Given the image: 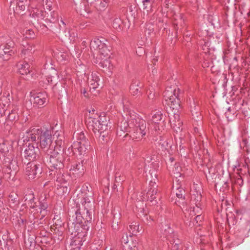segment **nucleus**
I'll use <instances>...</instances> for the list:
<instances>
[{
	"label": "nucleus",
	"instance_id": "obj_42",
	"mask_svg": "<svg viewBox=\"0 0 250 250\" xmlns=\"http://www.w3.org/2000/svg\"><path fill=\"white\" fill-rule=\"evenodd\" d=\"M78 10L81 15L86 18H88L89 14L91 13L89 7L83 4L80 5Z\"/></svg>",
	"mask_w": 250,
	"mask_h": 250
},
{
	"label": "nucleus",
	"instance_id": "obj_39",
	"mask_svg": "<svg viewBox=\"0 0 250 250\" xmlns=\"http://www.w3.org/2000/svg\"><path fill=\"white\" fill-rule=\"evenodd\" d=\"M203 219V216H202L200 214H196V217H194L192 219V220H191V218H190V220L188 221V222H186V225L189 227H192L195 224L200 225V223L202 222Z\"/></svg>",
	"mask_w": 250,
	"mask_h": 250
},
{
	"label": "nucleus",
	"instance_id": "obj_7",
	"mask_svg": "<svg viewBox=\"0 0 250 250\" xmlns=\"http://www.w3.org/2000/svg\"><path fill=\"white\" fill-rule=\"evenodd\" d=\"M43 162H29L25 168V175L29 180H34L40 177L42 171Z\"/></svg>",
	"mask_w": 250,
	"mask_h": 250
},
{
	"label": "nucleus",
	"instance_id": "obj_10",
	"mask_svg": "<svg viewBox=\"0 0 250 250\" xmlns=\"http://www.w3.org/2000/svg\"><path fill=\"white\" fill-rule=\"evenodd\" d=\"M36 146L29 144L26 146L23 152L24 157L30 162H43L42 158L40 154V149L37 145Z\"/></svg>",
	"mask_w": 250,
	"mask_h": 250
},
{
	"label": "nucleus",
	"instance_id": "obj_40",
	"mask_svg": "<svg viewBox=\"0 0 250 250\" xmlns=\"http://www.w3.org/2000/svg\"><path fill=\"white\" fill-rule=\"evenodd\" d=\"M19 72L22 75H27L30 73V65L27 62L21 64L19 68Z\"/></svg>",
	"mask_w": 250,
	"mask_h": 250
},
{
	"label": "nucleus",
	"instance_id": "obj_9",
	"mask_svg": "<svg viewBox=\"0 0 250 250\" xmlns=\"http://www.w3.org/2000/svg\"><path fill=\"white\" fill-rule=\"evenodd\" d=\"M107 42L104 38H94L90 42V47L91 50L96 51L101 56L106 57L108 56L110 50L108 48L105 43Z\"/></svg>",
	"mask_w": 250,
	"mask_h": 250
},
{
	"label": "nucleus",
	"instance_id": "obj_8",
	"mask_svg": "<svg viewBox=\"0 0 250 250\" xmlns=\"http://www.w3.org/2000/svg\"><path fill=\"white\" fill-rule=\"evenodd\" d=\"M40 146L45 155L55 150L56 146L53 142L51 130L45 129L40 138Z\"/></svg>",
	"mask_w": 250,
	"mask_h": 250
},
{
	"label": "nucleus",
	"instance_id": "obj_33",
	"mask_svg": "<svg viewBox=\"0 0 250 250\" xmlns=\"http://www.w3.org/2000/svg\"><path fill=\"white\" fill-rule=\"evenodd\" d=\"M165 115H164L161 111H158L152 115V120L153 123L158 124L161 121L164 122L165 120Z\"/></svg>",
	"mask_w": 250,
	"mask_h": 250
},
{
	"label": "nucleus",
	"instance_id": "obj_12",
	"mask_svg": "<svg viewBox=\"0 0 250 250\" xmlns=\"http://www.w3.org/2000/svg\"><path fill=\"white\" fill-rule=\"evenodd\" d=\"M248 103L244 100H239L234 104V109H231L230 107H229L227 111L225 112V116L228 121H232L237 116L235 115V111L239 110H242L245 116H248V110L246 109V106Z\"/></svg>",
	"mask_w": 250,
	"mask_h": 250
},
{
	"label": "nucleus",
	"instance_id": "obj_47",
	"mask_svg": "<svg viewBox=\"0 0 250 250\" xmlns=\"http://www.w3.org/2000/svg\"><path fill=\"white\" fill-rule=\"evenodd\" d=\"M18 109L16 106L12 105V109L9 113L8 118L10 121H14L18 118Z\"/></svg>",
	"mask_w": 250,
	"mask_h": 250
},
{
	"label": "nucleus",
	"instance_id": "obj_52",
	"mask_svg": "<svg viewBox=\"0 0 250 250\" xmlns=\"http://www.w3.org/2000/svg\"><path fill=\"white\" fill-rule=\"evenodd\" d=\"M142 218V220L146 224L148 225H152L151 223L153 222V219L149 215L143 213V216H140Z\"/></svg>",
	"mask_w": 250,
	"mask_h": 250
},
{
	"label": "nucleus",
	"instance_id": "obj_34",
	"mask_svg": "<svg viewBox=\"0 0 250 250\" xmlns=\"http://www.w3.org/2000/svg\"><path fill=\"white\" fill-rule=\"evenodd\" d=\"M140 83L137 81H135L131 84L130 86V91L132 95L133 96L137 95L140 93V89L141 86L140 85Z\"/></svg>",
	"mask_w": 250,
	"mask_h": 250
},
{
	"label": "nucleus",
	"instance_id": "obj_50",
	"mask_svg": "<svg viewBox=\"0 0 250 250\" xmlns=\"http://www.w3.org/2000/svg\"><path fill=\"white\" fill-rule=\"evenodd\" d=\"M171 246L172 250H178L181 245V241L179 239L173 238L172 240H169Z\"/></svg>",
	"mask_w": 250,
	"mask_h": 250
},
{
	"label": "nucleus",
	"instance_id": "obj_45",
	"mask_svg": "<svg viewBox=\"0 0 250 250\" xmlns=\"http://www.w3.org/2000/svg\"><path fill=\"white\" fill-rule=\"evenodd\" d=\"M142 2L143 3V9L144 11H146L147 15L152 12V5L153 1V0H142Z\"/></svg>",
	"mask_w": 250,
	"mask_h": 250
},
{
	"label": "nucleus",
	"instance_id": "obj_41",
	"mask_svg": "<svg viewBox=\"0 0 250 250\" xmlns=\"http://www.w3.org/2000/svg\"><path fill=\"white\" fill-rule=\"evenodd\" d=\"M130 239L131 240L129 243L126 245H123L125 250H135L137 248L138 242L136 240H133L132 236L130 235Z\"/></svg>",
	"mask_w": 250,
	"mask_h": 250
},
{
	"label": "nucleus",
	"instance_id": "obj_19",
	"mask_svg": "<svg viewBox=\"0 0 250 250\" xmlns=\"http://www.w3.org/2000/svg\"><path fill=\"white\" fill-rule=\"evenodd\" d=\"M150 186H151V187L146 193L147 198L151 202H154L153 204L158 203L156 200L157 198L158 197V186L156 184L155 179H154V181H153L152 180L150 181Z\"/></svg>",
	"mask_w": 250,
	"mask_h": 250
},
{
	"label": "nucleus",
	"instance_id": "obj_16",
	"mask_svg": "<svg viewBox=\"0 0 250 250\" xmlns=\"http://www.w3.org/2000/svg\"><path fill=\"white\" fill-rule=\"evenodd\" d=\"M43 26L53 33L59 35L65 32L66 24L62 20H61L60 22L57 20V21H54L51 24H48V26L44 24H43Z\"/></svg>",
	"mask_w": 250,
	"mask_h": 250
},
{
	"label": "nucleus",
	"instance_id": "obj_49",
	"mask_svg": "<svg viewBox=\"0 0 250 250\" xmlns=\"http://www.w3.org/2000/svg\"><path fill=\"white\" fill-rule=\"evenodd\" d=\"M54 89L56 90L60 97L64 96L67 94L66 88L62 84H56Z\"/></svg>",
	"mask_w": 250,
	"mask_h": 250
},
{
	"label": "nucleus",
	"instance_id": "obj_21",
	"mask_svg": "<svg viewBox=\"0 0 250 250\" xmlns=\"http://www.w3.org/2000/svg\"><path fill=\"white\" fill-rule=\"evenodd\" d=\"M90 144L86 146L85 143L74 142L71 146V147L74 153L82 155H84L86 153V151L90 147Z\"/></svg>",
	"mask_w": 250,
	"mask_h": 250
},
{
	"label": "nucleus",
	"instance_id": "obj_35",
	"mask_svg": "<svg viewBox=\"0 0 250 250\" xmlns=\"http://www.w3.org/2000/svg\"><path fill=\"white\" fill-rule=\"evenodd\" d=\"M176 184V185H175L174 184L173 185V188L174 189L175 187L176 188V195L178 199L184 200L185 199V190L181 186H178V184Z\"/></svg>",
	"mask_w": 250,
	"mask_h": 250
},
{
	"label": "nucleus",
	"instance_id": "obj_64",
	"mask_svg": "<svg viewBox=\"0 0 250 250\" xmlns=\"http://www.w3.org/2000/svg\"><path fill=\"white\" fill-rule=\"evenodd\" d=\"M41 243L46 244H50L52 242V240L51 238H49L48 237H45V235H43V237L41 240Z\"/></svg>",
	"mask_w": 250,
	"mask_h": 250
},
{
	"label": "nucleus",
	"instance_id": "obj_28",
	"mask_svg": "<svg viewBox=\"0 0 250 250\" xmlns=\"http://www.w3.org/2000/svg\"><path fill=\"white\" fill-rule=\"evenodd\" d=\"M44 131L42 128L33 129L29 134L28 141L32 142H36L38 140L40 141L41 136H42Z\"/></svg>",
	"mask_w": 250,
	"mask_h": 250
},
{
	"label": "nucleus",
	"instance_id": "obj_53",
	"mask_svg": "<svg viewBox=\"0 0 250 250\" xmlns=\"http://www.w3.org/2000/svg\"><path fill=\"white\" fill-rule=\"evenodd\" d=\"M18 195L15 193H11L8 197V201L13 204L18 203Z\"/></svg>",
	"mask_w": 250,
	"mask_h": 250
},
{
	"label": "nucleus",
	"instance_id": "obj_37",
	"mask_svg": "<svg viewBox=\"0 0 250 250\" xmlns=\"http://www.w3.org/2000/svg\"><path fill=\"white\" fill-rule=\"evenodd\" d=\"M118 213L116 212V209H114L112 211V214L113 215V219L112 223V227L114 229H118V223L119 219L121 217V214L118 211Z\"/></svg>",
	"mask_w": 250,
	"mask_h": 250
},
{
	"label": "nucleus",
	"instance_id": "obj_26",
	"mask_svg": "<svg viewBox=\"0 0 250 250\" xmlns=\"http://www.w3.org/2000/svg\"><path fill=\"white\" fill-rule=\"evenodd\" d=\"M85 232H80V234L73 236V239L70 243L71 246H82L83 243L86 241Z\"/></svg>",
	"mask_w": 250,
	"mask_h": 250
},
{
	"label": "nucleus",
	"instance_id": "obj_14",
	"mask_svg": "<svg viewBox=\"0 0 250 250\" xmlns=\"http://www.w3.org/2000/svg\"><path fill=\"white\" fill-rule=\"evenodd\" d=\"M93 195L91 186L87 183L84 184L82 187L80 194L82 198L81 203L90 204L92 206V204H94Z\"/></svg>",
	"mask_w": 250,
	"mask_h": 250
},
{
	"label": "nucleus",
	"instance_id": "obj_18",
	"mask_svg": "<svg viewBox=\"0 0 250 250\" xmlns=\"http://www.w3.org/2000/svg\"><path fill=\"white\" fill-rule=\"evenodd\" d=\"M33 9L31 7V1L29 0H18L15 12L23 15L26 10L30 11L31 9Z\"/></svg>",
	"mask_w": 250,
	"mask_h": 250
},
{
	"label": "nucleus",
	"instance_id": "obj_56",
	"mask_svg": "<svg viewBox=\"0 0 250 250\" xmlns=\"http://www.w3.org/2000/svg\"><path fill=\"white\" fill-rule=\"evenodd\" d=\"M58 59L60 61H65L67 59V54L63 52H58L56 54Z\"/></svg>",
	"mask_w": 250,
	"mask_h": 250
},
{
	"label": "nucleus",
	"instance_id": "obj_17",
	"mask_svg": "<svg viewBox=\"0 0 250 250\" xmlns=\"http://www.w3.org/2000/svg\"><path fill=\"white\" fill-rule=\"evenodd\" d=\"M47 95L45 92H39L34 94L30 99L33 106L41 107L46 102Z\"/></svg>",
	"mask_w": 250,
	"mask_h": 250
},
{
	"label": "nucleus",
	"instance_id": "obj_23",
	"mask_svg": "<svg viewBox=\"0 0 250 250\" xmlns=\"http://www.w3.org/2000/svg\"><path fill=\"white\" fill-rule=\"evenodd\" d=\"M24 198L26 204H27L30 208H34L37 207L36 203L35 202V195L32 190L27 189L25 191Z\"/></svg>",
	"mask_w": 250,
	"mask_h": 250
},
{
	"label": "nucleus",
	"instance_id": "obj_32",
	"mask_svg": "<svg viewBox=\"0 0 250 250\" xmlns=\"http://www.w3.org/2000/svg\"><path fill=\"white\" fill-rule=\"evenodd\" d=\"M195 193H193L191 195V201L193 202L196 207L197 210L200 209V206L201 205L200 202L202 199V195L200 192L197 191H193Z\"/></svg>",
	"mask_w": 250,
	"mask_h": 250
},
{
	"label": "nucleus",
	"instance_id": "obj_31",
	"mask_svg": "<svg viewBox=\"0 0 250 250\" xmlns=\"http://www.w3.org/2000/svg\"><path fill=\"white\" fill-rule=\"evenodd\" d=\"M100 80L96 73H92L91 79L88 80V84L90 89H95L99 85Z\"/></svg>",
	"mask_w": 250,
	"mask_h": 250
},
{
	"label": "nucleus",
	"instance_id": "obj_63",
	"mask_svg": "<svg viewBox=\"0 0 250 250\" xmlns=\"http://www.w3.org/2000/svg\"><path fill=\"white\" fill-rule=\"evenodd\" d=\"M208 173L211 176H214L216 174V173L217 172V170L215 167H212V166H210V167L208 166Z\"/></svg>",
	"mask_w": 250,
	"mask_h": 250
},
{
	"label": "nucleus",
	"instance_id": "obj_61",
	"mask_svg": "<svg viewBox=\"0 0 250 250\" xmlns=\"http://www.w3.org/2000/svg\"><path fill=\"white\" fill-rule=\"evenodd\" d=\"M124 180L123 176H121V174L119 172H116L115 174V182L116 183L119 184H121L122 182Z\"/></svg>",
	"mask_w": 250,
	"mask_h": 250
},
{
	"label": "nucleus",
	"instance_id": "obj_59",
	"mask_svg": "<svg viewBox=\"0 0 250 250\" xmlns=\"http://www.w3.org/2000/svg\"><path fill=\"white\" fill-rule=\"evenodd\" d=\"M44 6V9L48 10V11H53V3L51 0H46L45 1V4Z\"/></svg>",
	"mask_w": 250,
	"mask_h": 250
},
{
	"label": "nucleus",
	"instance_id": "obj_57",
	"mask_svg": "<svg viewBox=\"0 0 250 250\" xmlns=\"http://www.w3.org/2000/svg\"><path fill=\"white\" fill-rule=\"evenodd\" d=\"M59 189L63 194H68L70 191V189L66 185H60Z\"/></svg>",
	"mask_w": 250,
	"mask_h": 250
},
{
	"label": "nucleus",
	"instance_id": "obj_43",
	"mask_svg": "<svg viewBox=\"0 0 250 250\" xmlns=\"http://www.w3.org/2000/svg\"><path fill=\"white\" fill-rule=\"evenodd\" d=\"M12 96L9 92H4L3 96L1 98V102L3 105L5 106L6 104L9 105L11 101L12 100Z\"/></svg>",
	"mask_w": 250,
	"mask_h": 250
},
{
	"label": "nucleus",
	"instance_id": "obj_38",
	"mask_svg": "<svg viewBox=\"0 0 250 250\" xmlns=\"http://www.w3.org/2000/svg\"><path fill=\"white\" fill-rule=\"evenodd\" d=\"M24 244L25 247L29 249H33L37 245L34 237L31 236H29L27 238L25 239Z\"/></svg>",
	"mask_w": 250,
	"mask_h": 250
},
{
	"label": "nucleus",
	"instance_id": "obj_4",
	"mask_svg": "<svg viewBox=\"0 0 250 250\" xmlns=\"http://www.w3.org/2000/svg\"><path fill=\"white\" fill-rule=\"evenodd\" d=\"M3 163L4 177L7 180H13L19 169L17 159H13L11 155L4 156Z\"/></svg>",
	"mask_w": 250,
	"mask_h": 250
},
{
	"label": "nucleus",
	"instance_id": "obj_25",
	"mask_svg": "<svg viewBox=\"0 0 250 250\" xmlns=\"http://www.w3.org/2000/svg\"><path fill=\"white\" fill-rule=\"evenodd\" d=\"M98 65L99 67L104 73H110L111 72L113 66L109 58L104 60L101 58V61L98 63Z\"/></svg>",
	"mask_w": 250,
	"mask_h": 250
},
{
	"label": "nucleus",
	"instance_id": "obj_13",
	"mask_svg": "<svg viewBox=\"0 0 250 250\" xmlns=\"http://www.w3.org/2000/svg\"><path fill=\"white\" fill-rule=\"evenodd\" d=\"M33 17H37L38 21L39 19H44L45 21L50 24L52 23L54 21H57L58 15L54 10L52 11H42L36 9V12L33 11L31 13Z\"/></svg>",
	"mask_w": 250,
	"mask_h": 250
},
{
	"label": "nucleus",
	"instance_id": "obj_11",
	"mask_svg": "<svg viewBox=\"0 0 250 250\" xmlns=\"http://www.w3.org/2000/svg\"><path fill=\"white\" fill-rule=\"evenodd\" d=\"M95 110H92L89 112V117L85 120V123L89 130H91L96 134L97 131H99L101 120L104 116H99L95 113Z\"/></svg>",
	"mask_w": 250,
	"mask_h": 250
},
{
	"label": "nucleus",
	"instance_id": "obj_22",
	"mask_svg": "<svg viewBox=\"0 0 250 250\" xmlns=\"http://www.w3.org/2000/svg\"><path fill=\"white\" fill-rule=\"evenodd\" d=\"M175 111L173 112L174 115L173 118H170L169 122L172 128L176 132H178L181 130V127L182 126L183 123L180 119L179 115Z\"/></svg>",
	"mask_w": 250,
	"mask_h": 250
},
{
	"label": "nucleus",
	"instance_id": "obj_54",
	"mask_svg": "<svg viewBox=\"0 0 250 250\" xmlns=\"http://www.w3.org/2000/svg\"><path fill=\"white\" fill-rule=\"evenodd\" d=\"M62 136H61L60 138L58 137L57 139L55 141V145L56 146L55 150L58 149V147L62 148L64 146V142L62 140Z\"/></svg>",
	"mask_w": 250,
	"mask_h": 250
},
{
	"label": "nucleus",
	"instance_id": "obj_6",
	"mask_svg": "<svg viewBox=\"0 0 250 250\" xmlns=\"http://www.w3.org/2000/svg\"><path fill=\"white\" fill-rule=\"evenodd\" d=\"M69 220L67 223V227L69 232L73 236L80 234V232H85L87 235V231L89 228L87 224H84L83 223L77 221L75 219L73 211H69Z\"/></svg>",
	"mask_w": 250,
	"mask_h": 250
},
{
	"label": "nucleus",
	"instance_id": "obj_15",
	"mask_svg": "<svg viewBox=\"0 0 250 250\" xmlns=\"http://www.w3.org/2000/svg\"><path fill=\"white\" fill-rule=\"evenodd\" d=\"M15 43L11 40H9L6 44L0 45V57L4 60H9L10 57L14 53L13 50Z\"/></svg>",
	"mask_w": 250,
	"mask_h": 250
},
{
	"label": "nucleus",
	"instance_id": "obj_55",
	"mask_svg": "<svg viewBox=\"0 0 250 250\" xmlns=\"http://www.w3.org/2000/svg\"><path fill=\"white\" fill-rule=\"evenodd\" d=\"M107 129V122L106 120H101L100 126L99 127V131L103 132Z\"/></svg>",
	"mask_w": 250,
	"mask_h": 250
},
{
	"label": "nucleus",
	"instance_id": "obj_27",
	"mask_svg": "<svg viewBox=\"0 0 250 250\" xmlns=\"http://www.w3.org/2000/svg\"><path fill=\"white\" fill-rule=\"evenodd\" d=\"M183 211V213L185 215V222L186 224V222H188L190 220V218H191V220H192L193 217L196 215V211H197V209L195 207L190 208L188 209L186 208L184 209L183 208H182Z\"/></svg>",
	"mask_w": 250,
	"mask_h": 250
},
{
	"label": "nucleus",
	"instance_id": "obj_58",
	"mask_svg": "<svg viewBox=\"0 0 250 250\" xmlns=\"http://www.w3.org/2000/svg\"><path fill=\"white\" fill-rule=\"evenodd\" d=\"M48 207V204L47 202L43 200V201H40L39 203V208L41 210L40 212H42V211H44Z\"/></svg>",
	"mask_w": 250,
	"mask_h": 250
},
{
	"label": "nucleus",
	"instance_id": "obj_29",
	"mask_svg": "<svg viewBox=\"0 0 250 250\" xmlns=\"http://www.w3.org/2000/svg\"><path fill=\"white\" fill-rule=\"evenodd\" d=\"M173 25L176 31V33H177L179 29L185 25V21L182 15L179 16L175 15L174 20L173 21Z\"/></svg>",
	"mask_w": 250,
	"mask_h": 250
},
{
	"label": "nucleus",
	"instance_id": "obj_30",
	"mask_svg": "<svg viewBox=\"0 0 250 250\" xmlns=\"http://www.w3.org/2000/svg\"><path fill=\"white\" fill-rule=\"evenodd\" d=\"M73 174L82 175L84 173V167L83 165V161L81 163H75L71 166L70 169Z\"/></svg>",
	"mask_w": 250,
	"mask_h": 250
},
{
	"label": "nucleus",
	"instance_id": "obj_46",
	"mask_svg": "<svg viewBox=\"0 0 250 250\" xmlns=\"http://www.w3.org/2000/svg\"><path fill=\"white\" fill-rule=\"evenodd\" d=\"M52 229H54V234L58 236V239L59 240H62L63 238V232L64 231V227H55L54 228H52Z\"/></svg>",
	"mask_w": 250,
	"mask_h": 250
},
{
	"label": "nucleus",
	"instance_id": "obj_1",
	"mask_svg": "<svg viewBox=\"0 0 250 250\" xmlns=\"http://www.w3.org/2000/svg\"><path fill=\"white\" fill-rule=\"evenodd\" d=\"M124 112H126L127 119L129 121L131 130V135L126 133L124 138L132 137L133 140L138 141L149 133V125L138 114L126 107L124 108Z\"/></svg>",
	"mask_w": 250,
	"mask_h": 250
},
{
	"label": "nucleus",
	"instance_id": "obj_44",
	"mask_svg": "<svg viewBox=\"0 0 250 250\" xmlns=\"http://www.w3.org/2000/svg\"><path fill=\"white\" fill-rule=\"evenodd\" d=\"M128 229L132 234H136L141 231L142 228L140 229L139 225L137 222H133L129 226Z\"/></svg>",
	"mask_w": 250,
	"mask_h": 250
},
{
	"label": "nucleus",
	"instance_id": "obj_24",
	"mask_svg": "<svg viewBox=\"0 0 250 250\" xmlns=\"http://www.w3.org/2000/svg\"><path fill=\"white\" fill-rule=\"evenodd\" d=\"M52 179L60 183V185H66L67 180L66 176L64 175L63 170L62 171H54L49 173Z\"/></svg>",
	"mask_w": 250,
	"mask_h": 250
},
{
	"label": "nucleus",
	"instance_id": "obj_5",
	"mask_svg": "<svg viewBox=\"0 0 250 250\" xmlns=\"http://www.w3.org/2000/svg\"><path fill=\"white\" fill-rule=\"evenodd\" d=\"M45 155L46 158L49 159L47 162L50 167L49 171V173H53V171L54 172V171H62L63 170L64 158L62 154L55 150Z\"/></svg>",
	"mask_w": 250,
	"mask_h": 250
},
{
	"label": "nucleus",
	"instance_id": "obj_3",
	"mask_svg": "<svg viewBox=\"0 0 250 250\" xmlns=\"http://www.w3.org/2000/svg\"><path fill=\"white\" fill-rule=\"evenodd\" d=\"M166 104H167L172 110L178 112L180 108V99L179 88H167L164 93Z\"/></svg>",
	"mask_w": 250,
	"mask_h": 250
},
{
	"label": "nucleus",
	"instance_id": "obj_62",
	"mask_svg": "<svg viewBox=\"0 0 250 250\" xmlns=\"http://www.w3.org/2000/svg\"><path fill=\"white\" fill-rule=\"evenodd\" d=\"M131 240L130 239V237H128V235L126 234L123 235L121 239V242L123 245H126L128 243H129V242Z\"/></svg>",
	"mask_w": 250,
	"mask_h": 250
},
{
	"label": "nucleus",
	"instance_id": "obj_36",
	"mask_svg": "<svg viewBox=\"0 0 250 250\" xmlns=\"http://www.w3.org/2000/svg\"><path fill=\"white\" fill-rule=\"evenodd\" d=\"M76 138L77 141L75 142L81 143H85V145L87 146L88 144H90V142L86 137V136L85 135V133L83 131H81L79 133H77L76 134Z\"/></svg>",
	"mask_w": 250,
	"mask_h": 250
},
{
	"label": "nucleus",
	"instance_id": "obj_2",
	"mask_svg": "<svg viewBox=\"0 0 250 250\" xmlns=\"http://www.w3.org/2000/svg\"><path fill=\"white\" fill-rule=\"evenodd\" d=\"M72 211L73 212L75 219L77 221L89 226L94 221V204H92L91 206L90 204L82 203L81 205H77L76 209Z\"/></svg>",
	"mask_w": 250,
	"mask_h": 250
},
{
	"label": "nucleus",
	"instance_id": "obj_51",
	"mask_svg": "<svg viewBox=\"0 0 250 250\" xmlns=\"http://www.w3.org/2000/svg\"><path fill=\"white\" fill-rule=\"evenodd\" d=\"M53 222H54V227H64V222H63L60 216L58 215H56L53 218Z\"/></svg>",
	"mask_w": 250,
	"mask_h": 250
},
{
	"label": "nucleus",
	"instance_id": "obj_60",
	"mask_svg": "<svg viewBox=\"0 0 250 250\" xmlns=\"http://www.w3.org/2000/svg\"><path fill=\"white\" fill-rule=\"evenodd\" d=\"M175 169L174 170V174H175L176 177H181L182 174L180 173V170H181V167H179V164L176 163L174 165Z\"/></svg>",
	"mask_w": 250,
	"mask_h": 250
},
{
	"label": "nucleus",
	"instance_id": "obj_48",
	"mask_svg": "<svg viewBox=\"0 0 250 250\" xmlns=\"http://www.w3.org/2000/svg\"><path fill=\"white\" fill-rule=\"evenodd\" d=\"M112 26L117 31H121L123 28V21L120 18H116L113 21Z\"/></svg>",
	"mask_w": 250,
	"mask_h": 250
},
{
	"label": "nucleus",
	"instance_id": "obj_20",
	"mask_svg": "<svg viewBox=\"0 0 250 250\" xmlns=\"http://www.w3.org/2000/svg\"><path fill=\"white\" fill-rule=\"evenodd\" d=\"M125 116L126 118H127V116L126 115ZM130 129H131V128L129 121L127 119L125 120V117L122 121L118 124L117 134L119 136H124L125 132H130L131 133V130H129Z\"/></svg>",
	"mask_w": 250,
	"mask_h": 250
}]
</instances>
